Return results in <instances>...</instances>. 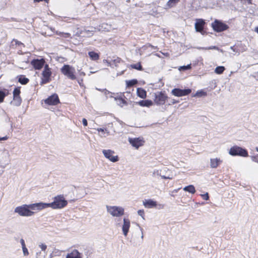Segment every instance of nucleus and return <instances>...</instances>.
Returning a JSON list of instances; mask_svg holds the SVG:
<instances>
[{"mask_svg":"<svg viewBox=\"0 0 258 258\" xmlns=\"http://www.w3.org/2000/svg\"><path fill=\"white\" fill-rule=\"evenodd\" d=\"M230 49L232 50L233 51H235L234 46H231Z\"/></svg>","mask_w":258,"mask_h":258,"instance_id":"53","label":"nucleus"},{"mask_svg":"<svg viewBox=\"0 0 258 258\" xmlns=\"http://www.w3.org/2000/svg\"><path fill=\"white\" fill-rule=\"evenodd\" d=\"M14 104L15 106H18L21 103V98L20 96L14 97Z\"/></svg>","mask_w":258,"mask_h":258,"instance_id":"26","label":"nucleus"},{"mask_svg":"<svg viewBox=\"0 0 258 258\" xmlns=\"http://www.w3.org/2000/svg\"><path fill=\"white\" fill-rule=\"evenodd\" d=\"M60 71L63 75L72 80H74L76 79V77L75 75V68L69 64L63 65L60 69Z\"/></svg>","mask_w":258,"mask_h":258,"instance_id":"4","label":"nucleus"},{"mask_svg":"<svg viewBox=\"0 0 258 258\" xmlns=\"http://www.w3.org/2000/svg\"><path fill=\"white\" fill-rule=\"evenodd\" d=\"M13 41H15L16 44H18V45L22 44V43L18 41L17 40L13 39Z\"/></svg>","mask_w":258,"mask_h":258,"instance_id":"49","label":"nucleus"},{"mask_svg":"<svg viewBox=\"0 0 258 258\" xmlns=\"http://www.w3.org/2000/svg\"><path fill=\"white\" fill-rule=\"evenodd\" d=\"M201 196L204 200L206 201L208 200L209 199V194L208 192H206L205 194L201 195Z\"/></svg>","mask_w":258,"mask_h":258,"instance_id":"40","label":"nucleus"},{"mask_svg":"<svg viewBox=\"0 0 258 258\" xmlns=\"http://www.w3.org/2000/svg\"><path fill=\"white\" fill-rule=\"evenodd\" d=\"M20 90L18 88H15L13 91V97L20 96Z\"/></svg>","mask_w":258,"mask_h":258,"instance_id":"35","label":"nucleus"},{"mask_svg":"<svg viewBox=\"0 0 258 258\" xmlns=\"http://www.w3.org/2000/svg\"><path fill=\"white\" fill-rule=\"evenodd\" d=\"M102 153L104 157L112 162H116L118 161L119 158L117 156H113L114 152L111 150H103Z\"/></svg>","mask_w":258,"mask_h":258,"instance_id":"10","label":"nucleus"},{"mask_svg":"<svg viewBox=\"0 0 258 258\" xmlns=\"http://www.w3.org/2000/svg\"><path fill=\"white\" fill-rule=\"evenodd\" d=\"M45 61L44 58L34 59L31 61V65L35 70H40L45 65Z\"/></svg>","mask_w":258,"mask_h":258,"instance_id":"12","label":"nucleus"},{"mask_svg":"<svg viewBox=\"0 0 258 258\" xmlns=\"http://www.w3.org/2000/svg\"><path fill=\"white\" fill-rule=\"evenodd\" d=\"M137 93V95L141 98L144 99L146 97V92L142 88H138Z\"/></svg>","mask_w":258,"mask_h":258,"instance_id":"22","label":"nucleus"},{"mask_svg":"<svg viewBox=\"0 0 258 258\" xmlns=\"http://www.w3.org/2000/svg\"><path fill=\"white\" fill-rule=\"evenodd\" d=\"M125 93L127 95H130V92H126Z\"/></svg>","mask_w":258,"mask_h":258,"instance_id":"54","label":"nucleus"},{"mask_svg":"<svg viewBox=\"0 0 258 258\" xmlns=\"http://www.w3.org/2000/svg\"><path fill=\"white\" fill-rule=\"evenodd\" d=\"M123 98H126L124 94L114 98L115 100L117 102V105L121 107H122L124 105H127V102Z\"/></svg>","mask_w":258,"mask_h":258,"instance_id":"18","label":"nucleus"},{"mask_svg":"<svg viewBox=\"0 0 258 258\" xmlns=\"http://www.w3.org/2000/svg\"><path fill=\"white\" fill-rule=\"evenodd\" d=\"M221 160L219 158H214L210 159V167L212 168H217L221 163Z\"/></svg>","mask_w":258,"mask_h":258,"instance_id":"19","label":"nucleus"},{"mask_svg":"<svg viewBox=\"0 0 258 258\" xmlns=\"http://www.w3.org/2000/svg\"><path fill=\"white\" fill-rule=\"evenodd\" d=\"M206 93L203 91H198L194 96H202V95H205Z\"/></svg>","mask_w":258,"mask_h":258,"instance_id":"39","label":"nucleus"},{"mask_svg":"<svg viewBox=\"0 0 258 258\" xmlns=\"http://www.w3.org/2000/svg\"><path fill=\"white\" fill-rule=\"evenodd\" d=\"M179 102L177 100H176L175 99H172L171 101H170V102L168 104L169 105H172V104H174L175 103H177Z\"/></svg>","mask_w":258,"mask_h":258,"instance_id":"44","label":"nucleus"},{"mask_svg":"<svg viewBox=\"0 0 258 258\" xmlns=\"http://www.w3.org/2000/svg\"><path fill=\"white\" fill-rule=\"evenodd\" d=\"M39 246L41 249V251L45 252V250L47 248V245L46 244L41 243L39 245Z\"/></svg>","mask_w":258,"mask_h":258,"instance_id":"34","label":"nucleus"},{"mask_svg":"<svg viewBox=\"0 0 258 258\" xmlns=\"http://www.w3.org/2000/svg\"><path fill=\"white\" fill-rule=\"evenodd\" d=\"M62 32H58V31L56 32V34L57 35H60V36H62Z\"/></svg>","mask_w":258,"mask_h":258,"instance_id":"51","label":"nucleus"},{"mask_svg":"<svg viewBox=\"0 0 258 258\" xmlns=\"http://www.w3.org/2000/svg\"><path fill=\"white\" fill-rule=\"evenodd\" d=\"M225 70V67L223 66H219L215 68V73L217 74H222L224 70Z\"/></svg>","mask_w":258,"mask_h":258,"instance_id":"25","label":"nucleus"},{"mask_svg":"<svg viewBox=\"0 0 258 258\" xmlns=\"http://www.w3.org/2000/svg\"><path fill=\"white\" fill-rule=\"evenodd\" d=\"M123 221L122 231L124 236H126L131 226V223L130 220L126 218H124Z\"/></svg>","mask_w":258,"mask_h":258,"instance_id":"15","label":"nucleus"},{"mask_svg":"<svg viewBox=\"0 0 258 258\" xmlns=\"http://www.w3.org/2000/svg\"><path fill=\"white\" fill-rule=\"evenodd\" d=\"M183 190L192 194H195L196 192L195 188L193 185H189L188 186H185L183 188Z\"/></svg>","mask_w":258,"mask_h":258,"instance_id":"24","label":"nucleus"},{"mask_svg":"<svg viewBox=\"0 0 258 258\" xmlns=\"http://www.w3.org/2000/svg\"><path fill=\"white\" fill-rule=\"evenodd\" d=\"M153 175L154 176L155 175H160L159 171L158 170H155L153 172Z\"/></svg>","mask_w":258,"mask_h":258,"instance_id":"45","label":"nucleus"},{"mask_svg":"<svg viewBox=\"0 0 258 258\" xmlns=\"http://www.w3.org/2000/svg\"><path fill=\"white\" fill-rule=\"evenodd\" d=\"M254 31L258 33V26L254 28Z\"/></svg>","mask_w":258,"mask_h":258,"instance_id":"52","label":"nucleus"},{"mask_svg":"<svg viewBox=\"0 0 258 258\" xmlns=\"http://www.w3.org/2000/svg\"><path fill=\"white\" fill-rule=\"evenodd\" d=\"M66 258H82V253L75 249L68 253Z\"/></svg>","mask_w":258,"mask_h":258,"instance_id":"17","label":"nucleus"},{"mask_svg":"<svg viewBox=\"0 0 258 258\" xmlns=\"http://www.w3.org/2000/svg\"><path fill=\"white\" fill-rule=\"evenodd\" d=\"M138 81L137 80H132L130 81H126V86L132 87L137 83Z\"/></svg>","mask_w":258,"mask_h":258,"instance_id":"29","label":"nucleus"},{"mask_svg":"<svg viewBox=\"0 0 258 258\" xmlns=\"http://www.w3.org/2000/svg\"><path fill=\"white\" fill-rule=\"evenodd\" d=\"M139 227H140V230L141 231V232H142L141 238L143 239V237H144L143 232V229L140 226H139Z\"/></svg>","mask_w":258,"mask_h":258,"instance_id":"50","label":"nucleus"},{"mask_svg":"<svg viewBox=\"0 0 258 258\" xmlns=\"http://www.w3.org/2000/svg\"><path fill=\"white\" fill-rule=\"evenodd\" d=\"M59 98L57 94H54L44 100V102L49 105H55L59 103Z\"/></svg>","mask_w":258,"mask_h":258,"instance_id":"14","label":"nucleus"},{"mask_svg":"<svg viewBox=\"0 0 258 258\" xmlns=\"http://www.w3.org/2000/svg\"><path fill=\"white\" fill-rule=\"evenodd\" d=\"M42 209H45L51 207L53 209H62L66 206L68 202L65 200L63 195H58L54 198V201L51 203H45L40 202Z\"/></svg>","mask_w":258,"mask_h":258,"instance_id":"2","label":"nucleus"},{"mask_svg":"<svg viewBox=\"0 0 258 258\" xmlns=\"http://www.w3.org/2000/svg\"><path fill=\"white\" fill-rule=\"evenodd\" d=\"M205 24V22L203 19H198L196 20V22L195 25V30L197 32H200L202 35H204L205 32L204 31V26Z\"/></svg>","mask_w":258,"mask_h":258,"instance_id":"13","label":"nucleus"},{"mask_svg":"<svg viewBox=\"0 0 258 258\" xmlns=\"http://www.w3.org/2000/svg\"><path fill=\"white\" fill-rule=\"evenodd\" d=\"M138 214L139 216H141L143 219H145L144 211L143 210H139L138 211Z\"/></svg>","mask_w":258,"mask_h":258,"instance_id":"38","label":"nucleus"},{"mask_svg":"<svg viewBox=\"0 0 258 258\" xmlns=\"http://www.w3.org/2000/svg\"><path fill=\"white\" fill-rule=\"evenodd\" d=\"M63 38L71 37V34L69 33H62V36Z\"/></svg>","mask_w":258,"mask_h":258,"instance_id":"42","label":"nucleus"},{"mask_svg":"<svg viewBox=\"0 0 258 258\" xmlns=\"http://www.w3.org/2000/svg\"><path fill=\"white\" fill-rule=\"evenodd\" d=\"M167 98V96L162 91L157 92L154 94V102L157 105H163Z\"/></svg>","mask_w":258,"mask_h":258,"instance_id":"8","label":"nucleus"},{"mask_svg":"<svg viewBox=\"0 0 258 258\" xmlns=\"http://www.w3.org/2000/svg\"><path fill=\"white\" fill-rule=\"evenodd\" d=\"M6 96L7 94L6 93L0 90V103L4 101V99Z\"/></svg>","mask_w":258,"mask_h":258,"instance_id":"33","label":"nucleus"},{"mask_svg":"<svg viewBox=\"0 0 258 258\" xmlns=\"http://www.w3.org/2000/svg\"><path fill=\"white\" fill-rule=\"evenodd\" d=\"M191 92V90L190 89H180L175 88L172 90L171 93L175 96L181 97L190 94Z\"/></svg>","mask_w":258,"mask_h":258,"instance_id":"11","label":"nucleus"},{"mask_svg":"<svg viewBox=\"0 0 258 258\" xmlns=\"http://www.w3.org/2000/svg\"><path fill=\"white\" fill-rule=\"evenodd\" d=\"M20 242L22 246V248L26 247L25 241L23 239L21 238L20 240Z\"/></svg>","mask_w":258,"mask_h":258,"instance_id":"43","label":"nucleus"},{"mask_svg":"<svg viewBox=\"0 0 258 258\" xmlns=\"http://www.w3.org/2000/svg\"><path fill=\"white\" fill-rule=\"evenodd\" d=\"M199 49H217V50H218V47H217L216 46H210L208 48L200 47Z\"/></svg>","mask_w":258,"mask_h":258,"instance_id":"37","label":"nucleus"},{"mask_svg":"<svg viewBox=\"0 0 258 258\" xmlns=\"http://www.w3.org/2000/svg\"><path fill=\"white\" fill-rule=\"evenodd\" d=\"M131 67L134 69L138 70L139 71H142L143 70L142 67L140 62L132 64Z\"/></svg>","mask_w":258,"mask_h":258,"instance_id":"30","label":"nucleus"},{"mask_svg":"<svg viewBox=\"0 0 258 258\" xmlns=\"http://www.w3.org/2000/svg\"><path fill=\"white\" fill-rule=\"evenodd\" d=\"M191 64H187V66H180L178 68V70L180 71H185L191 69Z\"/></svg>","mask_w":258,"mask_h":258,"instance_id":"32","label":"nucleus"},{"mask_svg":"<svg viewBox=\"0 0 258 258\" xmlns=\"http://www.w3.org/2000/svg\"><path fill=\"white\" fill-rule=\"evenodd\" d=\"M255 150H256V151L257 152H258V148H257V147H256Z\"/></svg>","mask_w":258,"mask_h":258,"instance_id":"55","label":"nucleus"},{"mask_svg":"<svg viewBox=\"0 0 258 258\" xmlns=\"http://www.w3.org/2000/svg\"><path fill=\"white\" fill-rule=\"evenodd\" d=\"M161 178H163V179H172V177H169V176H164V175H160Z\"/></svg>","mask_w":258,"mask_h":258,"instance_id":"48","label":"nucleus"},{"mask_svg":"<svg viewBox=\"0 0 258 258\" xmlns=\"http://www.w3.org/2000/svg\"><path fill=\"white\" fill-rule=\"evenodd\" d=\"M211 26L213 29L217 32H220L226 30L229 28L227 24L217 19L211 24Z\"/></svg>","mask_w":258,"mask_h":258,"instance_id":"7","label":"nucleus"},{"mask_svg":"<svg viewBox=\"0 0 258 258\" xmlns=\"http://www.w3.org/2000/svg\"><path fill=\"white\" fill-rule=\"evenodd\" d=\"M82 122H83V125H84V126H87V124H88V123H87V119H85V118H83V119H82Z\"/></svg>","mask_w":258,"mask_h":258,"instance_id":"46","label":"nucleus"},{"mask_svg":"<svg viewBox=\"0 0 258 258\" xmlns=\"http://www.w3.org/2000/svg\"><path fill=\"white\" fill-rule=\"evenodd\" d=\"M179 2V0H169L167 3V6H168L169 8H171L174 6L175 4Z\"/></svg>","mask_w":258,"mask_h":258,"instance_id":"27","label":"nucleus"},{"mask_svg":"<svg viewBox=\"0 0 258 258\" xmlns=\"http://www.w3.org/2000/svg\"><path fill=\"white\" fill-rule=\"evenodd\" d=\"M88 55L92 60H97L99 58V54L94 51L89 52Z\"/></svg>","mask_w":258,"mask_h":258,"instance_id":"23","label":"nucleus"},{"mask_svg":"<svg viewBox=\"0 0 258 258\" xmlns=\"http://www.w3.org/2000/svg\"><path fill=\"white\" fill-rule=\"evenodd\" d=\"M8 139V137L6 136L4 137H0V141H6Z\"/></svg>","mask_w":258,"mask_h":258,"instance_id":"47","label":"nucleus"},{"mask_svg":"<svg viewBox=\"0 0 258 258\" xmlns=\"http://www.w3.org/2000/svg\"><path fill=\"white\" fill-rule=\"evenodd\" d=\"M41 210H42V209L40 202L29 205L24 204L17 207L15 209L14 212L20 216L30 217L35 214V212L33 211H39Z\"/></svg>","mask_w":258,"mask_h":258,"instance_id":"1","label":"nucleus"},{"mask_svg":"<svg viewBox=\"0 0 258 258\" xmlns=\"http://www.w3.org/2000/svg\"><path fill=\"white\" fill-rule=\"evenodd\" d=\"M128 141L133 147L137 149L140 147L143 146L145 143V141L143 137L128 138Z\"/></svg>","mask_w":258,"mask_h":258,"instance_id":"9","label":"nucleus"},{"mask_svg":"<svg viewBox=\"0 0 258 258\" xmlns=\"http://www.w3.org/2000/svg\"><path fill=\"white\" fill-rule=\"evenodd\" d=\"M136 103L141 106L146 107H149L153 104V101L150 100H141L139 102H136Z\"/></svg>","mask_w":258,"mask_h":258,"instance_id":"20","label":"nucleus"},{"mask_svg":"<svg viewBox=\"0 0 258 258\" xmlns=\"http://www.w3.org/2000/svg\"><path fill=\"white\" fill-rule=\"evenodd\" d=\"M143 204L145 208L149 209L155 208L157 206V202L151 199L144 200Z\"/></svg>","mask_w":258,"mask_h":258,"instance_id":"16","label":"nucleus"},{"mask_svg":"<svg viewBox=\"0 0 258 258\" xmlns=\"http://www.w3.org/2000/svg\"><path fill=\"white\" fill-rule=\"evenodd\" d=\"M252 161L258 163V156H252L250 157Z\"/></svg>","mask_w":258,"mask_h":258,"instance_id":"41","label":"nucleus"},{"mask_svg":"<svg viewBox=\"0 0 258 258\" xmlns=\"http://www.w3.org/2000/svg\"><path fill=\"white\" fill-rule=\"evenodd\" d=\"M229 153L232 156H240L242 157H247L248 156V152L245 149L237 146L231 147L229 150Z\"/></svg>","mask_w":258,"mask_h":258,"instance_id":"5","label":"nucleus"},{"mask_svg":"<svg viewBox=\"0 0 258 258\" xmlns=\"http://www.w3.org/2000/svg\"><path fill=\"white\" fill-rule=\"evenodd\" d=\"M18 81L21 84L25 85L28 83L29 79L27 78L21 76L19 78Z\"/></svg>","mask_w":258,"mask_h":258,"instance_id":"28","label":"nucleus"},{"mask_svg":"<svg viewBox=\"0 0 258 258\" xmlns=\"http://www.w3.org/2000/svg\"><path fill=\"white\" fill-rule=\"evenodd\" d=\"M51 74L52 72L50 68H49L48 66V64H45L44 65V70L42 72L43 78H41L40 84L43 85L49 83L51 80L50 77Z\"/></svg>","mask_w":258,"mask_h":258,"instance_id":"6","label":"nucleus"},{"mask_svg":"<svg viewBox=\"0 0 258 258\" xmlns=\"http://www.w3.org/2000/svg\"><path fill=\"white\" fill-rule=\"evenodd\" d=\"M22 249L24 256H28L29 254V251L26 247L22 248Z\"/></svg>","mask_w":258,"mask_h":258,"instance_id":"36","label":"nucleus"},{"mask_svg":"<svg viewBox=\"0 0 258 258\" xmlns=\"http://www.w3.org/2000/svg\"><path fill=\"white\" fill-rule=\"evenodd\" d=\"M97 131L100 133H99V135L101 137H105L106 136L105 134H106V136L109 135V132L106 128H97Z\"/></svg>","mask_w":258,"mask_h":258,"instance_id":"21","label":"nucleus"},{"mask_svg":"<svg viewBox=\"0 0 258 258\" xmlns=\"http://www.w3.org/2000/svg\"><path fill=\"white\" fill-rule=\"evenodd\" d=\"M107 212L112 217H120L124 215V208L120 206H106Z\"/></svg>","mask_w":258,"mask_h":258,"instance_id":"3","label":"nucleus"},{"mask_svg":"<svg viewBox=\"0 0 258 258\" xmlns=\"http://www.w3.org/2000/svg\"><path fill=\"white\" fill-rule=\"evenodd\" d=\"M46 253L41 251H37L36 253L35 258H45Z\"/></svg>","mask_w":258,"mask_h":258,"instance_id":"31","label":"nucleus"}]
</instances>
